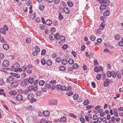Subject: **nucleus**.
Instances as JSON below:
<instances>
[{"mask_svg":"<svg viewBox=\"0 0 123 123\" xmlns=\"http://www.w3.org/2000/svg\"><path fill=\"white\" fill-rule=\"evenodd\" d=\"M120 36L119 34L116 35L115 37V39L117 40H119L120 38Z\"/></svg>","mask_w":123,"mask_h":123,"instance_id":"obj_32","label":"nucleus"},{"mask_svg":"<svg viewBox=\"0 0 123 123\" xmlns=\"http://www.w3.org/2000/svg\"><path fill=\"white\" fill-rule=\"evenodd\" d=\"M60 36V35L58 33H57L55 34V38L57 40H58L59 39V37Z\"/></svg>","mask_w":123,"mask_h":123,"instance_id":"obj_51","label":"nucleus"},{"mask_svg":"<svg viewBox=\"0 0 123 123\" xmlns=\"http://www.w3.org/2000/svg\"><path fill=\"white\" fill-rule=\"evenodd\" d=\"M43 114L45 116L47 117L49 116V112L48 111H44Z\"/></svg>","mask_w":123,"mask_h":123,"instance_id":"obj_23","label":"nucleus"},{"mask_svg":"<svg viewBox=\"0 0 123 123\" xmlns=\"http://www.w3.org/2000/svg\"><path fill=\"white\" fill-rule=\"evenodd\" d=\"M69 115V116L71 117H73L74 119H76L77 118V117L73 113H70Z\"/></svg>","mask_w":123,"mask_h":123,"instance_id":"obj_37","label":"nucleus"},{"mask_svg":"<svg viewBox=\"0 0 123 123\" xmlns=\"http://www.w3.org/2000/svg\"><path fill=\"white\" fill-rule=\"evenodd\" d=\"M39 83L40 85L43 86L45 83V81L43 80H41L39 82Z\"/></svg>","mask_w":123,"mask_h":123,"instance_id":"obj_46","label":"nucleus"},{"mask_svg":"<svg viewBox=\"0 0 123 123\" xmlns=\"http://www.w3.org/2000/svg\"><path fill=\"white\" fill-rule=\"evenodd\" d=\"M67 62V60L66 59H63L62 60L61 63L64 65H66Z\"/></svg>","mask_w":123,"mask_h":123,"instance_id":"obj_22","label":"nucleus"},{"mask_svg":"<svg viewBox=\"0 0 123 123\" xmlns=\"http://www.w3.org/2000/svg\"><path fill=\"white\" fill-rule=\"evenodd\" d=\"M61 88L60 90L62 91H63L65 90L66 88L67 87L65 86H61Z\"/></svg>","mask_w":123,"mask_h":123,"instance_id":"obj_49","label":"nucleus"},{"mask_svg":"<svg viewBox=\"0 0 123 123\" xmlns=\"http://www.w3.org/2000/svg\"><path fill=\"white\" fill-rule=\"evenodd\" d=\"M6 81L8 83H11L14 80V78L12 76H9L6 78Z\"/></svg>","mask_w":123,"mask_h":123,"instance_id":"obj_7","label":"nucleus"},{"mask_svg":"<svg viewBox=\"0 0 123 123\" xmlns=\"http://www.w3.org/2000/svg\"><path fill=\"white\" fill-rule=\"evenodd\" d=\"M9 93L11 95H15L17 94V92L15 91H12L10 92Z\"/></svg>","mask_w":123,"mask_h":123,"instance_id":"obj_26","label":"nucleus"},{"mask_svg":"<svg viewBox=\"0 0 123 123\" xmlns=\"http://www.w3.org/2000/svg\"><path fill=\"white\" fill-rule=\"evenodd\" d=\"M33 88V86H30L28 87V90L29 91H31Z\"/></svg>","mask_w":123,"mask_h":123,"instance_id":"obj_31","label":"nucleus"},{"mask_svg":"<svg viewBox=\"0 0 123 123\" xmlns=\"http://www.w3.org/2000/svg\"><path fill=\"white\" fill-rule=\"evenodd\" d=\"M33 95H32V94H29L27 96L28 99L30 100L31 102L32 103L36 101V99L35 98H33Z\"/></svg>","mask_w":123,"mask_h":123,"instance_id":"obj_1","label":"nucleus"},{"mask_svg":"<svg viewBox=\"0 0 123 123\" xmlns=\"http://www.w3.org/2000/svg\"><path fill=\"white\" fill-rule=\"evenodd\" d=\"M63 11L66 13H69L70 12V11L69 10L68 8L67 7H65L63 8Z\"/></svg>","mask_w":123,"mask_h":123,"instance_id":"obj_17","label":"nucleus"},{"mask_svg":"<svg viewBox=\"0 0 123 123\" xmlns=\"http://www.w3.org/2000/svg\"><path fill=\"white\" fill-rule=\"evenodd\" d=\"M38 52L35 51H34L32 53L33 55L34 56H36L37 55Z\"/></svg>","mask_w":123,"mask_h":123,"instance_id":"obj_59","label":"nucleus"},{"mask_svg":"<svg viewBox=\"0 0 123 123\" xmlns=\"http://www.w3.org/2000/svg\"><path fill=\"white\" fill-rule=\"evenodd\" d=\"M117 77L118 79H121V75L119 71H117Z\"/></svg>","mask_w":123,"mask_h":123,"instance_id":"obj_27","label":"nucleus"},{"mask_svg":"<svg viewBox=\"0 0 123 123\" xmlns=\"http://www.w3.org/2000/svg\"><path fill=\"white\" fill-rule=\"evenodd\" d=\"M106 7V6L104 4H103L100 5L99 7V8L101 10H102L105 8Z\"/></svg>","mask_w":123,"mask_h":123,"instance_id":"obj_28","label":"nucleus"},{"mask_svg":"<svg viewBox=\"0 0 123 123\" xmlns=\"http://www.w3.org/2000/svg\"><path fill=\"white\" fill-rule=\"evenodd\" d=\"M41 62L42 64L43 65H45L46 64V60L44 59H42L41 60Z\"/></svg>","mask_w":123,"mask_h":123,"instance_id":"obj_36","label":"nucleus"},{"mask_svg":"<svg viewBox=\"0 0 123 123\" xmlns=\"http://www.w3.org/2000/svg\"><path fill=\"white\" fill-rule=\"evenodd\" d=\"M52 56L53 58H55L57 56V55L56 53H53L52 55Z\"/></svg>","mask_w":123,"mask_h":123,"instance_id":"obj_63","label":"nucleus"},{"mask_svg":"<svg viewBox=\"0 0 123 123\" xmlns=\"http://www.w3.org/2000/svg\"><path fill=\"white\" fill-rule=\"evenodd\" d=\"M39 8L40 10H43L44 7L43 5H40L39 6Z\"/></svg>","mask_w":123,"mask_h":123,"instance_id":"obj_50","label":"nucleus"},{"mask_svg":"<svg viewBox=\"0 0 123 123\" xmlns=\"http://www.w3.org/2000/svg\"><path fill=\"white\" fill-rule=\"evenodd\" d=\"M59 39L62 42H64L65 40V38L64 37L62 36H60Z\"/></svg>","mask_w":123,"mask_h":123,"instance_id":"obj_19","label":"nucleus"},{"mask_svg":"<svg viewBox=\"0 0 123 123\" xmlns=\"http://www.w3.org/2000/svg\"><path fill=\"white\" fill-rule=\"evenodd\" d=\"M102 39L101 38H98L97 39V42L99 43H101V42H102Z\"/></svg>","mask_w":123,"mask_h":123,"instance_id":"obj_57","label":"nucleus"},{"mask_svg":"<svg viewBox=\"0 0 123 123\" xmlns=\"http://www.w3.org/2000/svg\"><path fill=\"white\" fill-rule=\"evenodd\" d=\"M47 121L44 119H43L41 120L40 123H46Z\"/></svg>","mask_w":123,"mask_h":123,"instance_id":"obj_55","label":"nucleus"},{"mask_svg":"<svg viewBox=\"0 0 123 123\" xmlns=\"http://www.w3.org/2000/svg\"><path fill=\"white\" fill-rule=\"evenodd\" d=\"M4 91V90L2 89H0V95H3L6 97V94L3 92Z\"/></svg>","mask_w":123,"mask_h":123,"instance_id":"obj_18","label":"nucleus"},{"mask_svg":"<svg viewBox=\"0 0 123 123\" xmlns=\"http://www.w3.org/2000/svg\"><path fill=\"white\" fill-rule=\"evenodd\" d=\"M118 45L120 46H123V41H120L118 42Z\"/></svg>","mask_w":123,"mask_h":123,"instance_id":"obj_52","label":"nucleus"},{"mask_svg":"<svg viewBox=\"0 0 123 123\" xmlns=\"http://www.w3.org/2000/svg\"><path fill=\"white\" fill-rule=\"evenodd\" d=\"M61 58L60 57H58L55 59V61L57 63L60 62Z\"/></svg>","mask_w":123,"mask_h":123,"instance_id":"obj_35","label":"nucleus"},{"mask_svg":"<svg viewBox=\"0 0 123 123\" xmlns=\"http://www.w3.org/2000/svg\"><path fill=\"white\" fill-rule=\"evenodd\" d=\"M79 97V95L78 94H75L73 96V98L74 100H76Z\"/></svg>","mask_w":123,"mask_h":123,"instance_id":"obj_34","label":"nucleus"},{"mask_svg":"<svg viewBox=\"0 0 123 123\" xmlns=\"http://www.w3.org/2000/svg\"><path fill=\"white\" fill-rule=\"evenodd\" d=\"M10 74L12 76L16 77L17 78H18L20 77L19 75H18V74H17L11 72L10 73Z\"/></svg>","mask_w":123,"mask_h":123,"instance_id":"obj_15","label":"nucleus"},{"mask_svg":"<svg viewBox=\"0 0 123 123\" xmlns=\"http://www.w3.org/2000/svg\"><path fill=\"white\" fill-rule=\"evenodd\" d=\"M35 20L36 22L38 23L40 22L41 21L39 17L35 19Z\"/></svg>","mask_w":123,"mask_h":123,"instance_id":"obj_62","label":"nucleus"},{"mask_svg":"<svg viewBox=\"0 0 123 123\" xmlns=\"http://www.w3.org/2000/svg\"><path fill=\"white\" fill-rule=\"evenodd\" d=\"M102 3L104 4L106 6L109 4L110 1L109 0L105 1V0H104L103 2H102Z\"/></svg>","mask_w":123,"mask_h":123,"instance_id":"obj_14","label":"nucleus"},{"mask_svg":"<svg viewBox=\"0 0 123 123\" xmlns=\"http://www.w3.org/2000/svg\"><path fill=\"white\" fill-rule=\"evenodd\" d=\"M93 106L88 105L86 107V108L88 110L92 109L93 107Z\"/></svg>","mask_w":123,"mask_h":123,"instance_id":"obj_60","label":"nucleus"},{"mask_svg":"<svg viewBox=\"0 0 123 123\" xmlns=\"http://www.w3.org/2000/svg\"><path fill=\"white\" fill-rule=\"evenodd\" d=\"M9 62L7 60H4L2 63L3 66L5 67H8L9 65Z\"/></svg>","mask_w":123,"mask_h":123,"instance_id":"obj_4","label":"nucleus"},{"mask_svg":"<svg viewBox=\"0 0 123 123\" xmlns=\"http://www.w3.org/2000/svg\"><path fill=\"white\" fill-rule=\"evenodd\" d=\"M67 4L70 7H72L73 6V3L71 2L68 1L67 2Z\"/></svg>","mask_w":123,"mask_h":123,"instance_id":"obj_44","label":"nucleus"},{"mask_svg":"<svg viewBox=\"0 0 123 123\" xmlns=\"http://www.w3.org/2000/svg\"><path fill=\"white\" fill-rule=\"evenodd\" d=\"M45 23L47 25H49L52 24V21L48 19L46 21Z\"/></svg>","mask_w":123,"mask_h":123,"instance_id":"obj_21","label":"nucleus"},{"mask_svg":"<svg viewBox=\"0 0 123 123\" xmlns=\"http://www.w3.org/2000/svg\"><path fill=\"white\" fill-rule=\"evenodd\" d=\"M114 116L115 117H117L118 116L117 112V109L114 108L113 109Z\"/></svg>","mask_w":123,"mask_h":123,"instance_id":"obj_11","label":"nucleus"},{"mask_svg":"<svg viewBox=\"0 0 123 123\" xmlns=\"http://www.w3.org/2000/svg\"><path fill=\"white\" fill-rule=\"evenodd\" d=\"M110 84V81L108 78H107L105 81L104 83V86L105 87H107Z\"/></svg>","mask_w":123,"mask_h":123,"instance_id":"obj_6","label":"nucleus"},{"mask_svg":"<svg viewBox=\"0 0 123 123\" xmlns=\"http://www.w3.org/2000/svg\"><path fill=\"white\" fill-rule=\"evenodd\" d=\"M26 80H27L26 79L25 80L21 82V85L22 86L24 87L28 84V82Z\"/></svg>","mask_w":123,"mask_h":123,"instance_id":"obj_9","label":"nucleus"},{"mask_svg":"<svg viewBox=\"0 0 123 123\" xmlns=\"http://www.w3.org/2000/svg\"><path fill=\"white\" fill-rule=\"evenodd\" d=\"M107 75L108 77L110 78L111 76V72L110 71H108L107 73Z\"/></svg>","mask_w":123,"mask_h":123,"instance_id":"obj_42","label":"nucleus"},{"mask_svg":"<svg viewBox=\"0 0 123 123\" xmlns=\"http://www.w3.org/2000/svg\"><path fill=\"white\" fill-rule=\"evenodd\" d=\"M45 87L47 88H49L51 87V85L49 84H47L45 85Z\"/></svg>","mask_w":123,"mask_h":123,"instance_id":"obj_56","label":"nucleus"},{"mask_svg":"<svg viewBox=\"0 0 123 123\" xmlns=\"http://www.w3.org/2000/svg\"><path fill=\"white\" fill-rule=\"evenodd\" d=\"M66 120V119L65 117H62L60 119V121L61 122H64Z\"/></svg>","mask_w":123,"mask_h":123,"instance_id":"obj_16","label":"nucleus"},{"mask_svg":"<svg viewBox=\"0 0 123 123\" xmlns=\"http://www.w3.org/2000/svg\"><path fill=\"white\" fill-rule=\"evenodd\" d=\"M20 67V65L18 63L14 64L12 66V68L14 69H18Z\"/></svg>","mask_w":123,"mask_h":123,"instance_id":"obj_10","label":"nucleus"},{"mask_svg":"<svg viewBox=\"0 0 123 123\" xmlns=\"http://www.w3.org/2000/svg\"><path fill=\"white\" fill-rule=\"evenodd\" d=\"M94 71L97 73H98L99 71H102L103 70V68L102 66L97 67H96L94 68Z\"/></svg>","mask_w":123,"mask_h":123,"instance_id":"obj_2","label":"nucleus"},{"mask_svg":"<svg viewBox=\"0 0 123 123\" xmlns=\"http://www.w3.org/2000/svg\"><path fill=\"white\" fill-rule=\"evenodd\" d=\"M110 13V12L109 11H105L103 13L104 16H108Z\"/></svg>","mask_w":123,"mask_h":123,"instance_id":"obj_25","label":"nucleus"},{"mask_svg":"<svg viewBox=\"0 0 123 123\" xmlns=\"http://www.w3.org/2000/svg\"><path fill=\"white\" fill-rule=\"evenodd\" d=\"M57 100L53 99L49 101V104L50 105H55L57 104Z\"/></svg>","mask_w":123,"mask_h":123,"instance_id":"obj_8","label":"nucleus"},{"mask_svg":"<svg viewBox=\"0 0 123 123\" xmlns=\"http://www.w3.org/2000/svg\"><path fill=\"white\" fill-rule=\"evenodd\" d=\"M18 84V82L17 81H14L12 82L10 85L12 87H17Z\"/></svg>","mask_w":123,"mask_h":123,"instance_id":"obj_5","label":"nucleus"},{"mask_svg":"<svg viewBox=\"0 0 123 123\" xmlns=\"http://www.w3.org/2000/svg\"><path fill=\"white\" fill-rule=\"evenodd\" d=\"M111 76L113 78H114L116 77V74L115 72L114 71L111 72Z\"/></svg>","mask_w":123,"mask_h":123,"instance_id":"obj_40","label":"nucleus"},{"mask_svg":"<svg viewBox=\"0 0 123 123\" xmlns=\"http://www.w3.org/2000/svg\"><path fill=\"white\" fill-rule=\"evenodd\" d=\"M89 100L86 99L85 100L83 103V104L84 105H86L89 104Z\"/></svg>","mask_w":123,"mask_h":123,"instance_id":"obj_29","label":"nucleus"},{"mask_svg":"<svg viewBox=\"0 0 123 123\" xmlns=\"http://www.w3.org/2000/svg\"><path fill=\"white\" fill-rule=\"evenodd\" d=\"M3 47L4 49L5 50H7L9 48V45L7 44H5L3 45Z\"/></svg>","mask_w":123,"mask_h":123,"instance_id":"obj_20","label":"nucleus"},{"mask_svg":"<svg viewBox=\"0 0 123 123\" xmlns=\"http://www.w3.org/2000/svg\"><path fill=\"white\" fill-rule=\"evenodd\" d=\"M16 98V100L19 102L21 101L23 99V96L21 94H19L17 95Z\"/></svg>","mask_w":123,"mask_h":123,"instance_id":"obj_3","label":"nucleus"},{"mask_svg":"<svg viewBox=\"0 0 123 123\" xmlns=\"http://www.w3.org/2000/svg\"><path fill=\"white\" fill-rule=\"evenodd\" d=\"M35 51L37 52H39L40 51V49L39 47L37 46H36L35 47Z\"/></svg>","mask_w":123,"mask_h":123,"instance_id":"obj_33","label":"nucleus"},{"mask_svg":"<svg viewBox=\"0 0 123 123\" xmlns=\"http://www.w3.org/2000/svg\"><path fill=\"white\" fill-rule=\"evenodd\" d=\"M49 38L50 40H53L55 38V35L52 33L50 34L49 35Z\"/></svg>","mask_w":123,"mask_h":123,"instance_id":"obj_13","label":"nucleus"},{"mask_svg":"<svg viewBox=\"0 0 123 123\" xmlns=\"http://www.w3.org/2000/svg\"><path fill=\"white\" fill-rule=\"evenodd\" d=\"M61 85H57L56 87V88L58 90L60 89V88H61Z\"/></svg>","mask_w":123,"mask_h":123,"instance_id":"obj_58","label":"nucleus"},{"mask_svg":"<svg viewBox=\"0 0 123 123\" xmlns=\"http://www.w3.org/2000/svg\"><path fill=\"white\" fill-rule=\"evenodd\" d=\"M60 70L61 71H65L66 69V68L65 67L63 66H62L60 67Z\"/></svg>","mask_w":123,"mask_h":123,"instance_id":"obj_38","label":"nucleus"},{"mask_svg":"<svg viewBox=\"0 0 123 123\" xmlns=\"http://www.w3.org/2000/svg\"><path fill=\"white\" fill-rule=\"evenodd\" d=\"M73 92L72 91H69L67 93V95L68 96H70L73 94Z\"/></svg>","mask_w":123,"mask_h":123,"instance_id":"obj_54","label":"nucleus"},{"mask_svg":"<svg viewBox=\"0 0 123 123\" xmlns=\"http://www.w3.org/2000/svg\"><path fill=\"white\" fill-rule=\"evenodd\" d=\"M68 62L70 64H72L74 63L73 60L71 58L69 59Z\"/></svg>","mask_w":123,"mask_h":123,"instance_id":"obj_39","label":"nucleus"},{"mask_svg":"<svg viewBox=\"0 0 123 123\" xmlns=\"http://www.w3.org/2000/svg\"><path fill=\"white\" fill-rule=\"evenodd\" d=\"M90 38L91 40L94 41L95 39V37L94 35H91L90 37Z\"/></svg>","mask_w":123,"mask_h":123,"instance_id":"obj_30","label":"nucleus"},{"mask_svg":"<svg viewBox=\"0 0 123 123\" xmlns=\"http://www.w3.org/2000/svg\"><path fill=\"white\" fill-rule=\"evenodd\" d=\"M73 68L76 69L78 68V65L77 64H74L72 66Z\"/></svg>","mask_w":123,"mask_h":123,"instance_id":"obj_48","label":"nucleus"},{"mask_svg":"<svg viewBox=\"0 0 123 123\" xmlns=\"http://www.w3.org/2000/svg\"><path fill=\"white\" fill-rule=\"evenodd\" d=\"M93 120H96L98 119V116L97 115H94L92 117Z\"/></svg>","mask_w":123,"mask_h":123,"instance_id":"obj_61","label":"nucleus"},{"mask_svg":"<svg viewBox=\"0 0 123 123\" xmlns=\"http://www.w3.org/2000/svg\"><path fill=\"white\" fill-rule=\"evenodd\" d=\"M41 94V91H38L36 93V95L37 96H39Z\"/></svg>","mask_w":123,"mask_h":123,"instance_id":"obj_41","label":"nucleus"},{"mask_svg":"<svg viewBox=\"0 0 123 123\" xmlns=\"http://www.w3.org/2000/svg\"><path fill=\"white\" fill-rule=\"evenodd\" d=\"M26 80L30 83L32 84L34 81V78H29V79H26Z\"/></svg>","mask_w":123,"mask_h":123,"instance_id":"obj_12","label":"nucleus"},{"mask_svg":"<svg viewBox=\"0 0 123 123\" xmlns=\"http://www.w3.org/2000/svg\"><path fill=\"white\" fill-rule=\"evenodd\" d=\"M59 15V19L60 20H62L63 18V17L62 15L60 13H59L58 14Z\"/></svg>","mask_w":123,"mask_h":123,"instance_id":"obj_43","label":"nucleus"},{"mask_svg":"<svg viewBox=\"0 0 123 123\" xmlns=\"http://www.w3.org/2000/svg\"><path fill=\"white\" fill-rule=\"evenodd\" d=\"M101 75L100 74H98L96 76V79L98 80H99L101 78Z\"/></svg>","mask_w":123,"mask_h":123,"instance_id":"obj_47","label":"nucleus"},{"mask_svg":"<svg viewBox=\"0 0 123 123\" xmlns=\"http://www.w3.org/2000/svg\"><path fill=\"white\" fill-rule=\"evenodd\" d=\"M26 42L27 43H29L31 42V39L30 38H27L26 39Z\"/></svg>","mask_w":123,"mask_h":123,"instance_id":"obj_53","label":"nucleus"},{"mask_svg":"<svg viewBox=\"0 0 123 123\" xmlns=\"http://www.w3.org/2000/svg\"><path fill=\"white\" fill-rule=\"evenodd\" d=\"M26 76V74L25 73H22L20 75L21 78L22 79L25 78Z\"/></svg>","mask_w":123,"mask_h":123,"instance_id":"obj_45","label":"nucleus"},{"mask_svg":"<svg viewBox=\"0 0 123 123\" xmlns=\"http://www.w3.org/2000/svg\"><path fill=\"white\" fill-rule=\"evenodd\" d=\"M47 65L49 66H50L52 64V62L51 60H48L46 62Z\"/></svg>","mask_w":123,"mask_h":123,"instance_id":"obj_24","label":"nucleus"},{"mask_svg":"<svg viewBox=\"0 0 123 123\" xmlns=\"http://www.w3.org/2000/svg\"><path fill=\"white\" fill-rule=\"evenodd\" d=\"M68 45L67 44H64L62 46V48L64 49H66L68 47Z\"/></svg>","mask_w":123,"mask_h":123,"instance_id":"obj_64","label":"nucleus"}]
</instances>
